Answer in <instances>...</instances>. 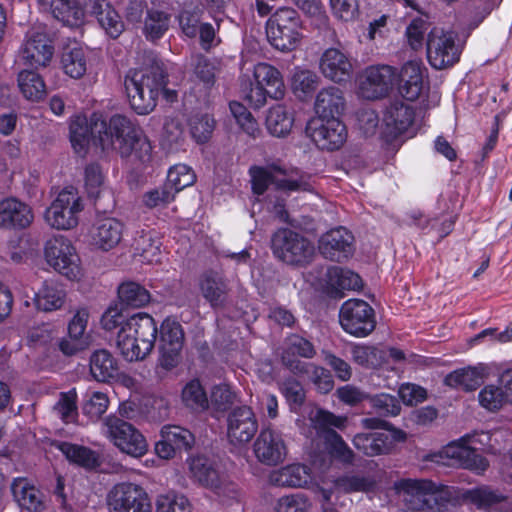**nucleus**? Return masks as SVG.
Segmentation results:
<instances>
[{
  "mask_svg": "<svg viewBox=\"0 0 512 512\" xmlns=\"http://www.w3.org/2000/svg\"><path fill=\"white\" fill-rule=\"evenodd\" d=\"M69 138L74 152L80 156L86 155L90 146L95 145L103 152H117L122 157L134 154L145 162L152 151L142 130L123 115H114L106 121L97 112L89 118L77 114L70 119Z\"/></svg>",
  "mask_w": 512,
  "mask_h": 512,
  "instance_id": "f257e3e1",
  "label": "nucleus"
},
{
  "mask_svg": "<svg viewBox=\"0 0 512 512\" xmlns=\"http://www.w3.org/2000/svg\"><path fill=\"white\" fill-rule=\"evenodd\" d=\"M39 8L72 28L81 27L88 14L96 15L106 33L116 38L124 30L119 14L106 0H36Z\"/></svg>",
  "mask_w": 512,
  "mask_h": 512,
  "instance_id": "f03ea898",
  "label": "nucleus"
},
{
  "mask_svg": "<svg viewBox=\"0 0 512 512\" xmlns=\"http://www.w3.org/2000/svg\"><path fill=\"white\" fill-rule=\"evenodd\" d=\"M407 512H453L456 491L425 479H402L394 484Z\"/></svg>",
  "mask_w": 512,
  "mask_h": 512,
  "instance_id": "7ed1b4c3",
  "label": "nucleus"
},
{
  "mask_svg": "<svg viewBox=\"0 0 512 512\" xmlns=\"http://www.w3.org/2000/svg\"><path fill=\"white\" fill-rule=\"evenodd\" d=\"M491 439L492 435L485 431L466 434L451 441L439 451L428 454L426 460L439 465L460 466L482 474L487 469L488 462L476 452L492 448Z\"/></svg>",
  "mask_w": 512,
  "mask_h": 512,
  "instance_id": "20e7f679",
  "label": "nucleus"
},
{
  "mask_svg": "<svg viewBox=\"0 0 512 512\" xmlns=\"http://www.w3.org/2000/svg\"><path fill=\"white\" fill-rule=\"evenodd\" d=\"M239 82L244 99L254 109L262 108L268 98L279 100L285 94L281 72L267 62H258L252 69L242 72Z\"/></svg>",
  "mask_w": 512,
  "mask_h": 512,
  "instance_id": "39448f33",
  "label": "nucleus"
},
{
  "mask_svg": "<svg viewBox=\"0 0 512 512\" xmlns=\"http://www.w3.org/2000/svg\"><path fill=\"white\" fill-rule=\"evenodd\" d=\"M125 89L131 108L139 115H146L155 108L160 93L167 101L177 98L176 91L168 89L164 76L156 71L130 70L125 78Z\"/></svg>",
  "mask_w": 512,
  "mask_h": 512,
  "instance_id": "423d86ee",
  "label": "nucleus"
},
{
  "mask_svg": "<svg viewBox=\"0 0 512 512\" xmlns=\"http://www.w3.org/2000/svg\"><path fill=\"white\" fill-rule=\"evenodd\" d=\"M157 331V325L152 316L136 313L128 317L118 330L117 348L128 361L142 360L152 351Z\"/></svg>",
  "mask_w": 512,
  "mask_h": 512,
  "instance_id": "0eeeda50",
  "label": "nucleus"
},
{
  "mask_svg": "<svg viewBox=\"0 0 512 512\" xmlns=\"http://www.w3.org/2000/svg\"><path fill=\"white\" fill-rule=\"evenodd\" d=\"M253 193L260 196L275 183L284 191H311L310 176L296 168H286L279 163L252 166L249 169Z\"/></svg>",
  "mask_w": 512,
  "mask_h": 512,
  "instance_id": "6e6552de",
  "label": "nucleus"
},
{
  "mask_svg": "<svg viewBox=\"0 0 512 512\" xmlns=\"http://www.w3.org/2000/svg\"><path fill=\"white\" fill-rule=\"evenodd\" d=\"M266 34L275 49L282 52L295 50L303 38L298 13L291 8L278 9L267 21Z\"/></svg>",
  "mask_w": 512,
  "mask_h": 512,
  "instance_id": "1a4fd4ad",
  "label": "nucleus"
},
{
  "mask_svg": "<svg viewBox=\"0 0 512 512\" xmlns=\"http://www.w3.org/2000/svg\"><path fill=\"white\" fill-rule=\"evenodd\" d=\"M44 257L54 271L71 281H80L84 276L81 259L70 239L57 235L45 243Z\"/></svg>",
  "mask_w": 512,
  "mask_h": 512,
  "instance_id": "9d476101",
  "label": "nucleus"
},
{
  "mask_svg": "<svg viewBox=\"0 0 512 512\" xmlns=\"http://www.w3.org/2000/svg\"><path fill=\"white\" fill-rule=\"evenodd\" d=\"M84 203L73 187L62 189L44 213L46 224L56 230L67 231L77 227Z\"/></svg>",
  "mask_w": 512,
  "mask_h": 512,
  "instance_id": "9b49d317",
  "label": "nucleus"
},
{
  "mask_svg": "<svg viewBox=\"0 0 512 512\" xmlns=\"http://www.w3.org/2000/svg\"><path fill=\"white\" fill-rule=\"evenodd\" d=\"M103 435L123 454L140 458L148 451L145 436L131 423L116 416H108L102 424Z\"/></svg>",
  "mask_w": 512,
  "mask_h": 512,
  "instance_id": "f8f14e48",
  "label": "nucleus"
},
{
  "mask_svg": "<svg viewBox=\"0 0 512 512\" xmlns=\"http://www.w3.org/2000/svg\"><path fill=\"white\" fill-rule=\"evenodd\" d=\"M275 257L290 265L307 264L313 257V244L302 234L291 229H279L272 237Z\"/></svg>",
  "mask_w": 512,
  "mask_h": 512,
  "instance_id": "ddd939ff",
  "label": "nucleus"
},
{
  "mask_svg": "<svg viewBox=\"0 0 512 512\" xmlns=\"http://www.w3.org/2000/svg\"><path fill=\"white\" fill-rule=\"evenodd\" d=\"M52 39L43 28L33 27L25 34L18 50L17 61L31 69L37 70L50 65L54 56Z\"/></svg>",
  "mask_w": 512,
  "mask_h": 512,
  "instance_id": "4468645a",
  "label": "nucleus"
},
{
  "mask_svg": "<svg viewBox=\"0 0 512 512\" xmlns=\"http://www.w3.org/2000/svg\"><path fill=\"white\" fill-rule=\"evenodd\" d=\"M461 46L456 43V35L434 27L427 34V58L435 69H445L459 61Z\"/></svg>",
  "mask_w": 512,
  "mask_h": 512,
  "instance_id": "2eb2a0df",
  "label": "nucleus"
},
{
  "mask_svg": "<svg viewBox=\"0 0 512 512\" xmlns=\"http://www.w3.org/2000/svg\"><path fill=\"white\" fill-rule=\"evenodd\" d=\"M341 327L348 334L363 338L376 326L373 308L364 300L349 299L343 303L339 313Z\"/></svg>",
  "mask_w": 512,
  "mask_h": 512,
  "instance_id": "dca6fc26",
  "label": "nucleus"
},
{
  "mask_svg": "<svg viewBox=\"0 0 512 512\" xmlns=\"http://www.w3.org/2000/svg\"><path fill=\"white\" fill-rule=\"evenodd\" d=\"M110 512H152V504L146 490L135 483H118L107 494Z\"/></svg>",
  "mask_w": 512,
  "mask_h": 512,
  "instance_id": "f3484780",
  "label": "nucleus"
},
{
  "mask_svg": "<svg viewBox=\"0 0 512 512\" xmlns=\"http://www.w3.org/2000/svg\"><path fill=\"white\" fill-rule=\"evenodd\" d=\"M307 133L320 149L336 150L347 139L344 124L337 118H313L307 125Z\"/></svg>",
  "mask_w": 512,
  "mask_h": 512,
  "instance_id": "a211bd4d",
  "label": "nucleus"
},
{
  "mask_svg": "<svg viewBox=\"0 0 512 512\" xmlns=\"http://www.w3.org/2000/svg\"><path fill=\"white\" fill-rule=\"evenodd\" d=\"M184 342V332L179 322L165 319L160 326L159 349L160 366L170 370L180 362V353Z\"/></svg>",
  "mask_w": 512,
  "mask_h": 512,
  "instance_id": "6ab92c4d",
  "label": "nucleus"
},
{
  "mask_svg": "<svg viewBox=\"0 0 512 512\" xmlns=\"http://www.w3.org/2000/svg\"><path fill=\"white\" fill-rule=\"evenodd\" d=\"M406 433L400 429L385 427L381 431L357 434L353 439L354 446L368 456L389 453L394 445L403 442Z\"/></svg>",
  "mask_w": 512,
  "mask_h": 512,
  "instance_id": "aec40b11",
  "label": "nucleus"
},
{
  "mask_svg": "<svg viewBox=\"0 0 512 512\" xmlns=\"http://www.w3.org/2000/svg\"><path fill=\"white\" fill-rule=\"evenodd\" d=\"M395 77V70L388 65L367 68L359 83L360 96L377 99L387 95L393 87Z\"/></svg>",
  "mask_w": 512,
  "mask_h": 512,
  "instance_id": "412c9836",
  "label": "nucleus"
},
{
  "mask_svg": "<svg viewBox=\"0 0 512 512\" xmlns=\"http://www.w3.org/2000/svg\"><path fill=\"white\" fill-rule=\"evenodd\" d=\"M258 430V422L253 410L248 406L235 408L228 415L227 437L234 446L250 442Z\"/></svg>",
  "mask_w": 512,
  "mask_h": 512,
  "instance_id": "4be33fe9",
  "label": "nucleus"
},
{
  "mask_svg": "<svg viewBox=\"0 0 512 512\" xmlns=\"http://www.w3.org/2000/svg\"><path fill=\"white\" fill-rule=\"evenodd\" d=\"M124 224L114 217H99L90 229L91 245L101 251H110L122 240Z\"/></svg>",
  "mask_w": 512,
  "mask_h": 512,
  "instance_id": "5701e85b",
  "label": "nucleus"
},
{
  "mask_svg": "<svg viewBox=\"0 0 512 512\" xmlns=\"http://www.w3.org/2000/svg\"><path fill=\"white\" fill-rule=\"evenodd\" d=\"M354 237L344 227L331 229L323 234L319 240L321 254L330 260L342 261L353 254Z\"/></svg>",
  "mask_w": 512,
  "mask_h": 512,
  "instance_id": "b1692460",
  "label": "nucleus"
},
{
  "mask_svg": "<svg viewBox=\"0 0 512 512\" xmlns=\"http://www.w3.org/2000/svg\"><path fill=\"white\" fill-rule=\"evenodd\" d=\"M253 450L256 458L265 465H277L287 454L282 436L270 428H263L260 431Z\"/></svg>",
  "mask_w": 512,
  "mask_h": 512,
  "instance_id": "393cba45",
  "label": "nucleus"
},
{
  "mask_svg": "<svg viewBox=\"0 0 512 512\" xmlns=\"http://www.w3.org/2000/svg\"><path fill=\"white\" fill-rule=\"evenodd\" d=\"M426 68L420 60L406 62L399 74V93L408 101H415L427 90Z\"/></svg>",
  "mask_w": 512,
  "mask_h": 512,
  "instance_id": "a878e982",
  "label": "nucleus"
},
{
  "mask_svg": "<svg viewBox=\"0 0 512 512\" xmlns=\"http://www.w3.org/2000/svg\"><path fill=\"white\" fill-rule=\"evenodd\" d=\"M315 481L316 472L300 463L283 466L269 474V482L278 487L305 488Z\"/></svg>",
  "mask_w": 512,
  "mask_h": 512,
  "instance_id": "bb28decb",
  "label": "nucleus"
},
{
  "mask_svg": "<svg viewBox=\"0 0 512 512\" xmlns=\"http://www.w3.org/2000/svg\"><path fill=\"white\" fill-rule=\"evenodd\" d=\"M319 69L325 78L342 83L350 79L353 65L348 55L342 50L328 48L320 57Z\"/></svg>",
  "mask_w": 512,
  "mask_h": 512,
  "instance_id": "cd10ccee",
  "label": "nucleus"
},
{
  "mask_svg": "<svg viewBox=\"0 0 512 512\" xmlns=\"http://www.w3.org/2000/svg\"><path fill=\"white\" fill-rule=\"evenodd\" d=\"M12 494L19 507L28 512H44L49 506L47 496L26 478L13 480Z\"/></svg>",
  "mask_w": 512,
  "mask_h": 512,
  "instance_id": "c85d7f7f",
  "label": "nucleus"
},
{
  "mask_svg": "<svg viewBox=\"0 0 512 512\" xmlns=\"http://www.w3.org/2000/svg\"><path fill=\"white\" fill-rule=\"evenodd\" d=\"M31 207L16 198H6L0 201V227L8 229H23L33 221Z\"/></svg>",
  "mask_w": 512,
  "mask_h": 512,
  "instance_id": "c756f323",
  "label": "nucleus"
},
{
  "mask_svg": "<svg viewBox=\"0 0 512 512\" xmlns=\"http://www.w3.org/2000/svg\"><path fill=\"white\" fill-rule=\"evenodd\" d=\"M374 483L363 477H344L335 481L332 489L320 488L322 495V512H337L333 505V498L339 499L340 495L349 492H368Z\"/></svg>",
  "mask_w": 512,
  "mask_h": 512,
  "instance_id": "7c9ffc66",
  "label": "nucleus"
},
{
  "mask_svg": "<svg viewBox=\"0 0 512 512\" xmlns=\"http://www.w3.org/2000/svg\"><path fill=\"white\" fill-rule=\"evenodd\" d=\"M143 21L142 33L148 41L161 39L170 28L172 14L161 0H152Z\"/></svg>",
  "mask_w": 512,
  "mask_h": 512,
  "instance_id": "2f4dec72",
  "label": "nucleus"
},
{
  "mask_svg": "<svg viewBox=\"0 0 512 512\" xmlns=\"http://www.w3.org/2000/svg\"><path fill=\"white\" fill-rule=\"evenodd\" d=\"M65 289L54 280H45L34 292L33 303L38 311L54 312L62 309L66 302Z\"/></svg>",
  "mask_w": 512,
  "mask_h": 512,
  "instance_id": "473e14b6",
  "label": "nucleus"
},
{
  "mask_svg": "<svg viewBox=\"0 0 512 512\" xmlns=\"http://www.w3.org/2000/svg\"><path fill=\"white\" fill-rule=\"evenodd\" d=\"M489 368L485 364H477L454 370L445 377L446 385L461 388L465 391L475 390L488 377Z\"/></svg>",
  "mask_w": 512,
  "mask_h": 512,
  "instance_id": "72a5a7b5",
  "label": "nucleus"
},
{
  "mask_svg": "<svg viewBox=\"0 0 512 512\" xmlns=\"http://www.w3.org/2000/svg\"><path fill=\"white\" fill-rule=\"evenodd\" d=\"M413 119L414 111L410 106L402 102H395L386 109L383 124L386 133L391 137H396L407 131Z\"/></svg>",
  "mask_w": 512,
  "mask_h": 512,
  "instance_id": "f704fd0d",
  "label": "nucleus"
},
{
  "mask_svg": "<svg viewBox=\"0 0 512 512\" xmlns=\"http://www.w3.org/2000/svg\"><path fill=\"white\" fill-rule=\"evenodd\" d=\"M60 65L63 72L73 78H82L87 71V57L82 45L76 41L69 42L61 52Z\"/></svg>",
  "mask_w": 512,
  "mask_h": 512,
  "instance_id": "c9c22d12",
  "label": "nucleus"
},
{
  "mask_svg": "<svg viewBox=\"0 0 512 512\" xmlns=\"http://www.w3.org/2000/svg\"><path fill=\"white\" fill-rule=\"evenodd\" d=\"M90 373L98 382H109L119 375V364L116 358L107 350H96L90 356Z\"/></svg>",
  "mask_w": 512,
  "mask_h": 512,
  "instance_id": "e433bc0d",
  "label": "nucleus"
},
{
  "mask_svg": "<svg viewBox=\"0 0 512 512\" xmlns=\"http://www.w3.org/2000/svg\"><path fill=\"white\" fill-rule=\"evenodd\" d=\"M294 125V114L283 104L270 107L266 114L265 126L270 135L277 138L288 136Z\"/></svg>",
  "mask_w": 512,
  "mask_h": 512,
  "instance_id": "4c0bfd02",
  "label": "nucleus"
},
{
  "mask_svg": "<svg viewBox=\"0 0 512 512\" xmlns=\"http://www.w3.org/2000/svg\"><path fill=\"white\" fill-rule=\"evenodd\" d=\"M161 241L155 231H142L132 244L133 256L142 263L153 264L160 261Z\"/></svg>",
  "mask_w": 512,
  "mask_h": 512,
  "instance_id": "58836bf2",
  "label": "nucleus"
},
{
  "mask_svg": "<svg viewBox=\"0 0 512 512\" xmlns=\"http://www.w3.org/2000/svg\"><path fill=\"white\" fill-rule=\"evenodd\" d=\"M345 100L339 88L330 86L319 91L315 101V118H332L344 109Z\"/></svg>",
  "mask_w": 512,
  "mask_h": 512,
  "instance_id": "ea45409f",
  "label": "nucleus"
},
{
  "mask_svg": "<svg viewBox=\"0 0 512 512\" xmlns=\"http://www.w3.org/2000/svg\"><path fill=\"white\" fill-rule=\"evenodd\" d=\"M325 283L331 294H339L344 290H357L362 287V281L358 274L337 266L327 269Z\"/></svg>",
  "mask_w": 512,
  "mask_h": 512,
  "instance_id": "a19ab883",
  "label": "nucleus"
},
{
  "mask_svg": "<svg viewBox=\"0 0 512 512\" xmlns=\"http://www.w3.org/2000/svg\"><path fill=\"white\" fill-rule=\"evenodd\" d=\"M288 364L293 367V373L307 375L319 393L326 394L333 389V377L327 369L306 362L295 364L289 360Z\"/></svg>",
  "mask_w": 512,
  "mask_h": 512,
  "instance_id": "79ce46f5",
  "label": "nucleus"
},
{
  "mask_svg": "<svg viewBox=\"0 0 512 512\" xmlns=\"http://www.w3.org/2000/svg\"><path fill=\"white\" fill-rule=\"evenodd\" d=\"M17 83L22 96L29 101L38 102L46 95V84L41 75L34 70H21Z\"/></svg>",
  "mask_w": 512,
  "mask_h": 512,
  "instance_id": "37998d69",
  "label": "nucleus"
},
{
  "mask_svg": "<svg viewBox=\"0 0 512 512\" xmlns=\"http://www.w3.org/2000/svg\"><path fill=\"white\" fill-rule=\"evenodd\" d=\"M461 498L485 511L500 504L505 499L502 493L485 485L463 491Z\"/></svg>",
  "mask_w": 512,
  "mask_h": 512,
  "instance_id": "c03bdc74",
  "label": "nucleus"
},
{
  "mask_svg": "<svg viewBox=\"0 0 512 512\" xmlns=\"http://www.w3.org/2000/svg\"><path fill=\"white\" fill-rule=\"evenodd\" d=\"M203 297L215 307L223 303L226 294V284L223 278L216 272L204 273L199 282Z\"/></svg>",
  "mask_w": 512,
  "mask_h": 512,
  "instance_id": "a18cd8bd",
  "label": "nucleus"
},
{
  "mask_svg": "<svg viewBox=\"0 0 512 512\" xmlns=\"http://www.w3.org/2000/svg\"><path fill=\"white\" fill-rule=\"evenodd\" d=\"M291 89L300 100L310 97L318 86L319 78L315 72L295 67L291 74Z\"/></svg>",
  "mask_w": 512,
  "mask_h": 512,
  "instance_id": "49530a36",
  "label": "nucleus"
},
{
  "mask_svg": "<svg viewBox=\"0 0 512 512\" xmlns=\"http://www.w3.org/2000/svg\"><path fill=\"white\" fill-rule=\"evenodd\" d=\"M315 349L307 339L299 336L292 335L287 338L285 342L284 351L282 354L283 364L293 372V367L288 364L290 360L293 363L301 362L296 357L312 358L315 355Z\"/></svg>",
  "mask_w": 512,
  "mask_h": 512,
  "instance_id": "de8ad7c7",
  "label": "nucleus"
},
{
  "mask_svg": "<svg viewBox=\"0 0 512 512\" xmlns=\"http://www.w3.org/2000/svg\"><path fill=\"white\" fill-rule=\"evenodd\" d=\"M181 401L186 408L194 412H202L209 407L206 391L200 381L196 379L184 385L181 391Z\"/></svg>",
  "mask_w": 512,
  "mask_h": 512,
  "instance_id": "09e8293b",
  "label": "nucleus"
},
{
  "mask_svg": "<svg viewBox=\"0 0 512 512\" xmlns=\"http://www.w3.org/2000/svg\"><path fill=\"white\" fill-rule=\"evenodd\" d=\"M188 463L190 473L195 480L211 489L218 487V473L206 457H191Z\"/></svg>",
  "mask_w": 512,
  "mask_h": 512,
  "instance_id": "8fccbe9b",
  "label": "nucleus"
},
{
  "mask_svg": "<svg viewBox=\"0 0 512 512\" xmlns=\"http://www.w3.org/2000/svg\"><path fill=\"white\" fill-rule=\"evenodd\" d=\"M56 447L71 463L85 468H94L98 465L97 454L89 448L69 442H59Z\"/></svg>",
  "mask_w": 512,
  "mask_h": 512,
  "instance_id": "3c124183",
  "label": "nucleus"
},
{
  "mask_svg": "<svg viewBox=\"0 0 512 512\" xmlns=\"http://www.w3.org/2000/svg\"><path fill=\"white\" fill-rule=\"evenodd\" d=\"M56 447L71 463L85 468H94L98 465L97 454L89 448L69 442H59Z\"/></svg>",
  "mask_w": 512,
  "mask_h": 512,
  "instance_id": "603ef678",
  "label": "nucleus"
},
{
  "mask_svg": "<svg viewBox=\"0 0 512 512\" xmlns=\"http://www.w3.org/2000/svg\"><path fill=\"white\" fill-rule=\"evenodd\" d=\"M120 301L130 307L139 308L150 301V293L147 289L136 282H123L118 287Z\"/></svg>",
  "mask_w": 512,
  "mask_h": 512,
  "instance_id": "864d4df0",
  "label": "nucleus"
},
{
  "mask_svg": "<svg viewBox=\"0 0 512 512\" xmlns=\"http://www.w3.org/2000/svg\"><path fill=\"white\" fill-rule=\"evenodd\" d=\"M229 109L236 124L245 134L252 138H257L261 134L257 120L242 103L231 101Z\"/></svg>",
  "mask_w": 512,
  "mask_h": 512,
  "instance_id": "5fc2aeb1",
  "label": "nucleus"
},
{
  "mask_svg": "<svg viewBox=\"0 0 512 512\" xmlns=\"http://www.w3.org/2000/svg\"><path fill=\"white\" fill-rule=\"evenodd\" d=\"M202 9L199 6H186L176 16L181 34L187 38L197 37L201 20Z\"/></svg>",
  "mask_w": 512,
  "mask_h": 512,
  "instance_id": "6e6d98bb",
  "label": "nucleus"
},
{
  "mask_svg": "<svg viewBox=\"0 0 512 512\" xmlns=\"http://www.w3.org/2000/svg\"><path fill=\"white\" fill-rule=\"evenodd\" d=\"M195 181L196 175L191 167L185 164H176L168 171L165 186L175 195L184 188L193 185Z\"/></svg>",
  "mask_w": 512,
  "mask_h": 512,
  "instance_id": "4d7b16f0",
  "label": "nucleus"
},
{
  "mask_svg": "<svg viewBox=\"0 0 512 512\" xmlns=\"http://www.w3.org/2000/svg\"><path fill=\"white\" fill-rule=\"evenodd\" d=\"M478 401L482 408L490 412L498 411L505 404H509L503 386L494 384H487L480 390Z\"/></svg>",
  "mask_w": 512,
  "mask_h": 512,
  "instance_id": "13d9d810",
  "label": "nucleus"
},
{
  "mask_svg": "<svg viewBox=\"0 0 512 512\" xmlns=\"http://www.w3.org/2000/svg\"><path fill=\"white\" fill-rule=\"evenodd\" d=\"M193 81L199 86V90H207L215 83L216 67L202 55L193 58Z\"/></svg>",
  "mask_w": 512,
  "mask_h": 512,
  "instance_id": "bf43d9fd",
  "label": "nucleus"
},
{
  "mask_svg": "<svg viewBox=\"0 0 512 512\" xmlns=\"http://www.w3.org/2000/svg\"><path fill=\"white\" fill-rule=\"evenodd\" d=\"M312 502L304 493H291L278 498L273 504V512H309Z\"/></svg>",
  "mask_w": 512,
  "mask_h": 512,
  "instance_id": "052dcab7",
  "label": "nucleus"
},
{
  "mask_svg": "<svg viewBox=\"0 0 512 512\" xmlns=\"http://www.w3.org/2000/svg\"><path fill=\"white\" fill-rule=\"evenodd\" d=\"M429 27V18L426 14H420L411 20L406 28L405 36L408 45L413 50H419L423 47L424 38Z\"/></svg>",
  "mask_w": 512,
  "mask_h": 512,
  "instance_id": "680f3d73",
  "label": "nucleus"
},
{
  "mask_svg": "<svg viewBox=\"0 0 512 512\" xmlns=\"http://www.w3.org/2000/svg\"><path fill=\"white\" fill-rule=\"evenodd\" d=\"M157 512H191L192 505L188 498L182 494L169 492L161 494L156 500Z\"/></svg>",
  "mask_w": 512,
  "mask_h": 512,
  "instance_id": "e2e57ef3",
  "label": "nucleus"
},
{
  "mask_svg": "<svg viewBox=\"0 0 512 512\" xmlns=\"http://www.w3.org/2000/svg\"><path fill=\"white\" fill-rule=\"evenodd\" d=\"M309 420L316 430H325L331 427L343 429L347 422L345 416H337L320 408H313L309 412Z\"/></svg>",
  "mask_w": 512,
  "mask_h": 512,
  "instance_id": "0e129e2a",
  "label": "nucleus"
},
{
  "mask_svg": "<svg viewBox=\"0 0 512 512\" xmlns=\"http://www.w3.org/2000/svg\"><path fill=\"white\" fill-rule=\"evenodd\" d=\"M352 359L364 367H376L381 364L383 352L374 346L355 344L351 348Z\"/></svg>",
  "mask_w": 512,
  "mask_h": 512,
  "instance_id": "69168bd1",
  "label": "nucleus"
},
{
  "mask_svg": "<svg viewBox=\"0 0 512 512\" xmlns=\"http://www.w3.org/2000/svg\"><path fill=\"white\" fill-rule=\"evenodd\" d=\"M108 405V396L103 392L94 391L86 394L82 411L90 419L97 420L106 412Z\"/></svg>",
  "mask_w": 512,
  "mask_h": 512,
  "instance_id": "338daca9",
  "label": "nucleus"
},
{
  "mask_svg": "<svg viewBox=\"0 0 512 512\" xmlns=\"http://www.w3.org/2000/svg\"><path fill=\"white\" fill-rule=\"evenodd\" d=\"M161 437L167 439L177 449H188L194 443L192 433L180 426L167 425L161 429Z\"/></svg>",
  "mask_w": 512,
  "mask_h": 512,
  "instance_id": "774afa93",
  "label": "nucleus"
}]
</instances>
